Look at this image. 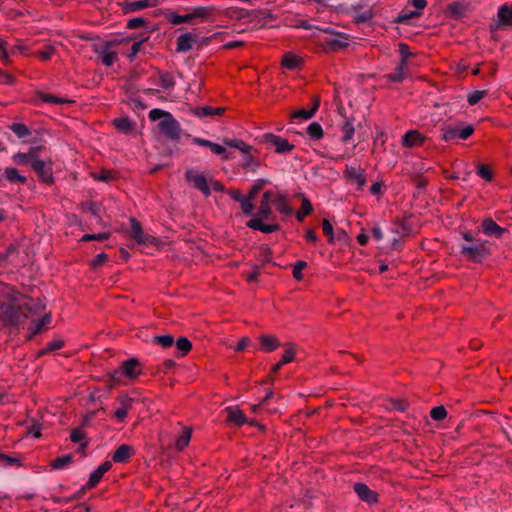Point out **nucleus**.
Returning a JSON list of instances; mask_svg holds the SVG:
<instances>
[{"label":"nucleus","instance_id":"nucleus-1","mask_svg":"<svg viewBox=\"0 0 512 512\" xmlns=\"http://www.w3.org/2000/svg\"><path fill=\"white\" fill-rule=\"evenodd\" d=\"M272 215V208L267 202L260 201L258 211L253 217L247 221L246 226L252 230L260 231L262 233H273L280 230L279 224H266L264 219H270Z\"/></svg>","mask_w":512,"mask_h":512},{"label":"nucleus","instance_id":"nucleus-2","mask_svg":"<svg viewBox=\"0 0 512 512\" xmlns=\"http://www.w3.org/2000/svg\"><path fill=\"white\" fill-rule=\"evenodd\" d=\"M491 253V244L487 240L475 241V243L472 244H463L460 247V254L473 263H482Z\"/></svg>","mask_w":512,"mask_h":512},{"label":"nucleus","instance_id":"nucleus-3","mask_svg":"<svg viewBox=\"0 0 512 512\" xmlns=\"http://www.w3.org/2000/svg\"><path fill=\"white\" fill-rule=\"evenodd\" d=\"M222 142L225 146L237 149L244 154V160L242 163V168L244 170L255 172L259 168L260 161L255 159L252 155L253 146L247 144L241 139H229L226 137L222 139Z\"/></svg>","mask_w":512,"mask_h":512},{"label":"nucleus","instance_id":"nucleus-4","mask_svg":"<svg viewBox=\"0 0 512 512\" xmlns=\"http://www.w3.org/2000/svg\"><path fill=\"white\" fill-rule=\"evenodd\" d=\"M214 11V6H198L195 7L192 12L187 13L185 15H179L176 12L171 11L170 13L166 14V20L173 25L188 23L196 18L207 20L211 18Z\"/></svg>","mask_w":512,"mask_h":512},{"label":"nucleus","instance_id":"nucleus-5","mask_svg":"<svg viewBox=\"0 0 512 512\" xmlns=\"http://www.w3.org/2000/svg\"><path fill=\"white\" fill-rule=\"evenodd\" d=\"M140 366L141 364L137 358H130L124 361L118 369L110 373V379L114 383H120L122 376L135 380L141 375Z\"/></svg>","mask_w":512,"mask_h":512},{"label":"nucleus","instance_id":"nucleus-6","mask_svg":"<svg viewBox=\"0 0 512 512\" xmlns=\"http://www.w3.org/2000/svg\"><path fill=\"white\" fill-rule=\"evenodd\" d=\"M159 131L164 134L168 139L172 141H177L181 136V126L179 122L172 116V114H168L167 119H162L158 123Z\"/></svg>","mask_w":512,"mask_h":512},{"label":"nucleus","instance_id":"nucleus-7","mask_svg":"<svg viewBox=\"0 0 512 512\" xmlns=\"http://www.w3.org/2000/svg\"><path fill=\"white\" fill-rule=\"evenodd\" d=\"M32 170L35 171V173L38 176V179L47 185H52L55 182L54 176H53V169H52V162L48 161H34L32 163Z\"/></svg>","mask_w":512,"mask_h":512},{"label":"nucleus","instance_id":"nucleus-8","mask_svg":"<svg viewBox=\"0 0 512 512\" xmlns=\"http://www.w3.org/2000/svg\"><path fill=\"white\" fill-rule=\"evenodd\" d=\"M185 179L187 182L191 183L194 188L200 190L205 197H209L211 195V188L203 174L198 173L193 169H189L185 172Z\"/></svg>","mask_w":512,"mask_h":512},{"label":"nucleus","instance_id":"nucleus-9","mask_svg":"<svg viewBox=\"0 0 512 512\" xmlns=\"http://www.w3.org/2000/svg\"><path fill=\"white\" fill-rule=\"evenodd\" d=\"M23 318H28L27 313L23 311V307L8 306L1 315V319L6 326H17Z\"/></svg>","mask_w":512,"mask_h":512},{"label":"nucleus","instance_id":"nucleus-10","mask_svg":"<svg viewBox=\"0 0 512 512\" xmlns=\"http://www.w3.org/2000/svg\"><path fill=\"white\" fill-rule=\"evenodd\" d=\"M474 132L473 125L465 127L448 126L443 129L442 139L446 142L455 140L457 138L465 140L469 138Z\"/></svg>","mask_w":512,"mask_h":512},{"label":"nucleus","instance_id":"nucleus-11","mask_svg":"<svg viewBox=\"0 0 512 512\" xmlns=\"http://www.w3.org/2000/svg\"><path fill=\"white\" fill-rule=\"evenodd\" d=\"M263 140L266 144L273 146L275 151L280 154L291 152L295 147L287 139L272 133L265 134Z\"/></svg>","mask_w":512,"mask_h":512},{"label":"nucleus","instance_id":"nucleus-12","mask_svg":"<svg viewBox=\"0 0 512 512\" xmlns=\"http://www.w3.org/2000/svg\"><path fill=\"white\" fill-rule=\"evenodd\" d=\"M118 43V41H106L101 48L94 47V52L99 55L103 65L110 67L117 60V53L110 51V48Z\"/></svg>","mask_w":512,"mask_h":512},{"label":"nucleus","instance_id":"nucleus-13","mask_svg":"<svg viewBox=\"0 0 512 512\" xmlns=\"http://www.w3.org/2000/svg\"><path fill=\"white\" fill-rule=\"evenodd\" d=\"M354 492L359 499L370 506L376 505L379 501V495L376 491L370 489L365 483H355Z\"/></svg>","mask_w":512,"mask_h":512},{"label":"nucleus","instance_id":"nucleus-14","mask_svg":"<svg viewBox=\"0 0 512 512\" xmlns=\"http://www.w3.org/2000/svg\"><path fill=\"white\" fill-rule=\"evenodd\" d=\"M335 102L338 112L346 118V107H352V98L348 89L338 85L335 87Z\"/></svg>","mask_w":512,"mask_h":512},{"label":"nucleus","instance_id":"nucleus-15","mask_svg":"<svg viewBox=\"0 0 512 512\" xmlns=\"http://www.w3.org/2000/svg\"><path fill=\"white\" fill-rule=\"evenodd\" d=\"M112 467V463L110 461H104L101 465L98 466L90 475L87 483L84 486V489H92L97 486V484L101 481L103 475L108 472Z\"/></svg>","mask_w":512,"mask_h":512},{"label":"nucleus","instance_id":"nucleus-16","mask_svg":"<svg viewBox=\"0 0 512 512\" xmlns=\"http://www.w3.org/2000/svg\"><path fill=\"white\" fill-rule=\"evenodd\" d=\"M481 232L490 237L501 238L506 229L499 226L492 218H484L481 223Z\"/></svg>","mask_w":512,"mask_h":512},{"label":"nucleus","instance_id":"nucleus-17","mask_svg":"<svg viewBox=\"0 0 512 512\" xmlns=\"http://www.w3.org/2000/svg\"><path fill=\"white\" fill-rule=\"evenodd\" d=\"M198 41V36L191 32L181 34L176 41V51L178 53H186L193 48V45Z\"/></svg>","mask_w":512,"mask_h":512},{"label":"nucleus","instance_id":"nucleus-18","mask_svg":"<svg viewBox=\"0 0 512 512\" xmlns=\"http://www.w3.org/2000/svg\"><path fill=\"white\" fill-rule=\"evenodd\" d=\"M390 230L397 237H406L412 233V226L408 218H396Z\"/></svg>","mask_w":512,"mask_h":512},{"label":"nucleus","instance_id":"nucleus-19","mask_svg":"<svg viewBox=\"0 0 512 512\" xmlns=\"http://www.w3.org/2000/svg\"><path fill=\"white\" fill-rule=\"evenodd\" d=\"M259 350L265 353L275 351L279 346L280 342L274 335L262 334L259 336Z\"/></svg>","mask_w":512,"mask_h":512},{"label":"nucleus","instance_id":"nucleus-20","mask_svg":"<svg viewBox=\"0 0 512 512\" xmlns=\"http://www.w3.org/2000/svg\"><path fill=\"white\" fill-rule=\"evenodd\" d=\"M512 25V5H501L497 13V28Z\"/></svg>","mask_w":512,"mask_h":512},{"label":"nucleus","instance_id":"nucleus-21","mask_svg":"<svg viewBox=\"0 0 512 512\" xmlns=\"http://www.w3.org/2000/svg\"><path fill=\"white\" fill-rule=\"evenodd\" d=\"M117 400L121 403V407L116 409L114 412V417L119 422H123L126 419L129 410L132 408L134 400L127 396L118 397Z\"/></svg>","mask_w":512,"mask_h":512},{"label":"nucleus","instance_id":"nucleus-22","mask_svg":"<svg viewBox=\"0 0 512 512\" xmlns=\"http://www.w3.org/2000/svg\"><path fill=\"white\" fill-rule=\"evenodd\" d=\"M155 6V2L152 0H137L131 2H125L121 5L122 12L124 14H129L135 11L143 10L148 7Z\"/></svg>","mask_w":512,"mask_h":512},{"label":"nucleus","instance_id":"nucleus-23","mask_svg":"<svg viewBox=\"0 0 512 512\" xmlns=\"http://www.w3.org/2000/svg\"><path fill=\"white\" fill-rule=\"evenodd\" d=\"M134 454V449L128 444L120 445L112 454L115 463H126Z\"/></svg>","mask_w":512,"mask_h":512},{"label":"nucleus","instance_id":"nucleus-24","mask_svg":"<svg viewBox=\"0 0 512 512\" xmlns=\"http://www.w3.org/2000/svg\"><path fill=\"white\" fill-rule=\"evenodd\" d=\"M193 115L204 118V117H212V116H220L225 112L224 107H212V106H203V107H195L191 109Z\"/></svg>","mask_w":512,"mask_h":512},{"label":"nucleus","instance_id":"nucleus-25","mask_svg":"<svg viewBox=\"0 0 512 512\" xmlns=\"http://www.w3.org/2000/svg\"><path fill=\"white\" fill-rule=\"evenodd\" d=\"M425 136L417 130H410L402 137V145L405 147L420 146L423 144Z\"/></svg>","mask_w":512,"mask_h":512},{"label":"nucleus","instance_id":"nucleus-26","mask_svg":"<svg viewBox=\"0 0 512 512\" xmlns=\"http://www.w3.org/2000/svg\"><path fill=\"white\" fill-rule=\"evenodd\" d=\"M112 124L119 132L125 135L131 134L135 128L134 122L128 116L115 118Z\"/></svg>","mask_w":512,"mask_h":512},{"label":"nucleus","instance_id":"nucleus-27","mask_svg":"<svg viewBox=\"0 0 512 512\" xmlns=\"http://www.w3.org/2000/svg\"><path fill=\"white\" fill-rule=\"evenodd\" d=\"M253 13L254 11H250L236 6L228 7L223 11L224 16L234 20H243L245 18L252 16Z\"/></svg>","mask_w":512,"mask_h":512},{"label":"nucleus","instance_id":"nucleus-28","mask_svg":"<svg viewBox=\"0 0 512 512\" xmlns=\"http://www.w3.org/2000/svg\"><path fill=\"white\" fill-rule=\"evenodd\" d=\"M227 412V421L234 423L236 426L240 427L247 422V418L243 411L239 408L228 407L226 409Z\"/></svg>","mask_w":512,"mask_h":512},{"label":"nucleus","instance_id":"nucleus-29","mask_svg":"<svg viewBox=\"0 0 512 512\" xmlns=\"http://www.w3.org/2000/svg\"><path fill=\"white\" fill-rule=\"evenodd\" d=\"M320 106V97L315 95L313 96V105L310 109H299L293 113V118H302V119H310L312 118Z\"/></svg>","mask_w":512,"mask_h":512},{"label":"nucleus","instance_id":"nucleus-30","mask_svg":"<svg viewBox=\"0 0 512 512\" xmlns=\"http://www.w3.org/2000/svg\"><path fill=\"white\" fill-rule=\"evenodd\" d=\"M23 311L29 314H38L45 309V304L39 299L29 298L22 304Z\"/></svg>","mask_w":512,"mask_h":512},{"label":"nucleus","instance_id":"nucleus-31","mask_svg":"<svg viewBox=\"0 0 512 512\" xmlns=\"http://www.w3.org/2000/svg\"><path fill=\"white\" fill-rule=\"evenodd\" d=\"M274 204L276 210L283 215L289 216L293 213V209L289 205L286 196L281 193L275 195Z\"/></svg>","mask_w":512,"mask_h":512},{"label":"nucleus","instance_id":"nucleus-32","mask_svg":"<svg viewBox=\"0 0 512 512\" xmlns=\"http://www.w3.org/2000/svg\"><path fill=\"white\" fill-rule=\"evenodd\" d=\"M36 96L42 102L49 103V104H57L58 105V104H72V103H74L73 100H70V99H67V98L58 97L56 95H53V94H50V93L41 92V91L37 92Z\"/></svg>","mask_w":512,"mask_h":512},{"label":"nucleus","instance_id":"nucleus-33","mask_svg":"<svg viewBox=\"0 0 512 512\" xmlns=\"http://www.w3.org/2000/svg\"><path fill=\"white\" fill-rule=\"evenodd\" d=\"M192 437V428L185 427L180 435L175 439V448L178 451L184 450L190 443Z\"/></svg>","mask_w":512,"mask_h":512},{"label":"nucleus","instance_id":"nucleus-34","mask_svg":"<svg viewBox=\"0 0 512 512\" xmlns=\"http://www.w3.org/2000/svg\"><path fill=\"white\" fill-rule=\"evenodd\" d=\"M4 176L10 183H20V184H26L27 178L20 174L18 169L15 167H6L4 170Z\"/></svg>","mask_w":512,"mask_h":512},{"label":"nucleus","instance_id":"nucleus-35","mask_svg":"<svg viewBox=\"0 0 512 512\" xmlns=\"http://www.w3.org/2000/svg\"><path fill=\"white\" fill-rule=\"evenodd\" d=\"M301 62V57L293 54L292 52H287L282 57L281 65L288 70H294L301 64Z\"/></svg>","mask_w":512,"mask_h":512},{"label":"nucleus","instance_id":"nucleus-36","mask_svg":"<svg viewBox=\"0 0 512 512\" xmlns=\"http://www.w3.org/2000/svg\"><path fill=\"white\" fill-rule=\"evenodd\" d=\"M300 195L302 197L301 207L298 211H296L295 217L299 222H302L306 216L312 213L313 206L307 197L303 196L302 194Z\"/></svg>","mask_w":512,"mask_h":512},{"label":"nucleus","instance_id":"nucleus-37","mask_svg":"<svg viewBox=\"0 0 512 512\" xmlns=\"http://www.w3.org/2000/svg\"><path fill=\"white\" fill-rule=\"evenodd\" d=\"M129 221L131 224V229H130L129 235L133 240H135L137 243H139L140 241H142V237L144 236V232H143L141 223L134 217H131L129 219Z\"/></svg>","mask_w":512,"mask_h":512},{"label":"nucleus","instance_id":"nucleus-38","mask_svg":"<svg viewBox=\"0 0 512 512\" xmlns=\"http://www.w3.org/2000/svg\"><path fill=\"white\" fill-rule=\"evenodd\" d=\"M51 320V314L46 313L40 319L34 322L33 325L29 327V330L31 331L29 339L40 333L45 325L50 324Z\"/></svg>","mask_w":512,"mask_h":512},{"label":"nucleus","instance_id":"nucleus-39","mask_svg":"<svg viewBox=\"0 0 512 512\" xmlns=\"http://www.w3.org/2000/svg\"><path fill=\"white\" fill-rule=\"evenodd\" d=\"M176 348L178 350V357H184L192 350V342L187 337H180L175 342Z\"/></svg>","mask_w":512,"mask_h":512},{"label":"nucleus","instance_id":"nucleus-40","mask_svg":"<svg viewBox=\"0 0 512 512\" xmlns=\"http://www.w3.org/2000/svg\"><path fill=\"white\" fill-rule=\"evenodd\" d=\"M349 45L347 37H336L326 41V48L330 51H339Z\"/></svg>","mask_w":512,"mask_h":512},{"label":"nucleus","instance_id":"nucleus-41","mask_svg":"<svg viewBox=\"0 0 512 512\" xmlns=\"http://www.w3.org/2000/svg\"><path fill=\"white\" fill-rule=\"evenodd\" d=\"M373 11L371 8L358 9L354 7V23H364L372 19Z\"/></svg>","mask_w":512,"mask_h":512},{"label":"nucleus","instance_id":"nucleus-42","mask_svg":"<svg viewBox=\"0 0 512 512\" xmlns=\"http://www.w3.org/2000/svg\"><path fill=\"white\" fill-rule=\"evenodd\" d=\"M65 342L62 339H55L51 342H49L43 349L39 350L37 353L38 357L47 355L51 352H54L56 350H60L64 347Z\"/></svg>","mask_w":512,"mask_h":512},{"label":"nucleus","instance_id":"nucleus-43","mask_svg":"<svg viewBox=\"0 0 512 512\" xmlns=\"http://www.w3.org/2000/svg\"><path fill=\"white\" fill-rule=\"evenodd\" d=\"M422 15L420 11H408L406 9L402 10L398 16L395 18L394 23L397 24H407L409 20L412 18H418Z\"/></svg>","mask_w":512,"mask_h":512},{"label":"nucleus","instance_id":"nucleus-44","mask_svg":"<svg viewBox=\"0 0 512 512\" xmlns=\"http://www.w3.org/2000/svg\"><path fill=\"white\" fill-rule=\"evenodd\" d=\"M158 77L163 89H170L175 86L174 76L171 72L159 70Z\"/></svg>","mask_w":512,"mask_h":512},{"label":"nucleus","instance_id":"nucleus-45","mask_svg":"<svg viewBox=\"0 0 512 512\" xmlns=\"http://www.w3.org/2000/svg\"><path fill=\"white\" fill-rule=\"evenodd\" d=\"M307 134L311 140H320L324 136L323 128L318 122H312L308 125Z\"/></svg>","mask_w":512,"mask_h":512},{"label":"nucleus","instance_id":"nucleus-46","mask_svg":"<svg viewBox=\"0 0 512 512\" xmlns=\"http://www.w3.org/2000/svg\"><path fill=\"white\" fill-rule=\"evenodd\" d=\"M9 129L16 134V136L20 139L25 138L31 135V130L29 127L23 123H12L9 126Z\"/></svg>","mask_w":512,"mask_h":512},{"label":"nucleus","instance_id":"nucleus-47","mask_svg":"<svg viewBox=\"0 0 512 512\" xmlns=\"http://www.w3.org/2000/svg\"><path fill=\"white\" fill-rule=\"evenodd\" d=\"M406 68H407L406 64L399 62V64L395 68L394 72L388 75V79L394 83L402 82L405 78Z\"/></svg>","mask_w":512,"mask_h":512},{"label":"nucleus","instance_id":"nucleus-48","mask_svg":"<svg viewBox=\"0 0 512 512\" xmlns=\"http://www.w3.org/2000/svg\"><path fill=\"white\" fill-rule=\"evenodd\" d=\"M73 462V456L71 454L64 455L62 457H58L51 461L50 467L53 470L62 469L65 466L71 464Z\"/></svg>","mask_w":512,"mask_h":512},{"label":"nucleus","instance_id":"nucleus-49","mask_svg":"<svg viewBox=\"0 0 512 512\" xmlns=\"http://www.w3.org/2000/svg\"><path fill=\"white\" fill-rule=\"evenodd\" d=\"M152 342L162 348H169L174 344V337L170 334L156 335L153 337Z\"/></svg>","mask_w":512,"mask_h":512},{"label":"nucleus","instance_id":"nucleus-50","mask_svg":"<svg viewBox=\"0 0 512 512\" xmlns=\"http://www.w3.org/2000/svg\"><path fill=\"white\" fill-rule=\"evenodd\" d=\"M0 463L3 466H17L20 467L23 465L22 459L19 456H9L0 452Z\"/></svg>","mask_w":512,"mask_h":512},{"label":"nucleus","instance_id":"nucleus-51","mask_svg":"<svg viewBox=\"0 0 512 512\" xmlns=\"http://www.w3.org/2000/svg\"><path fill=\"white\" fill-rule=\"evenodd\" d=\"M334 243H338L341 248L350 247V236L349 234L343 230L338 229L337 234L335 235Z\"/></svg>","mask_w":512,"mask_h":512},{"label":"nucleus","instance_id":"nucleus-52","mask_svg":"<svg viewBox=\"0 0 512 512\" xmlns=\"http://www.w3.org/2000/svg\"><path fill=\"white\" fill-rule=\"evenodd\" d=\"M211 152L214 153V154H217V155H220L221 158L225 161L227 160H230L233 158V155L231 152H229L225 146L223 145H220V144H217V143H213L212 144V147H211Z\"/></svg>","mask_w":512,"mask_h":512},{"label":"nucleus","instance_id":"nucleus-53","mask_svg":"<svg viewBox=\"0 0 512 512\" xmlns=\"http://www.w3.org/2000/svg\"><path fill=\"white\" fill-rule=\"evenodd\" d=\"M92 177L96 181L107 183L115 179L114 173L107 169H102L98 173H92Z\"/></svg>","mask_w":512,"mask_h":512},{"label":"nucleus","instance_id":"nucleus-54","mask_svg":"<svg viewBox=\"0 0 512 512\" xmlns=\"http://www.w3.org/2000/svg\"><path fill=\"white\" fill-rule=\"evenodd\" d=\"M55 47L51 44H47L44 46L42 50L36 52V56L42 61H48L52 58L55 53Z\"/></svg>","mask_w":512,"mask_h":512},{"label":"nucleus","instance_id":"nucleus-55","mask_svg":"<svg viewBox=\"0 0 512 512\" xmlns=\"http://www.w3.org/2000/svg\"><path fill=\"white\" fill-rule=\"evenodd\" d=\"M253 200L254 199H252V198H250V197L245 195L243 200L240 202L242 213L245 216H252L253 217V210L255 208V206L253 204Z\"/></svg>","mask_w":512,"mask_h":512},{"label":"nucleus","instance_id":"nucleus-56","mask_svg":"<svg viewBox=\"0 0 512 512\" xmlns=\"http://www.w3.org/2000/svg\"><path fill=\"white\" fill-rule=\"evenodd\" d=\"M268 183L266 179H258L256 182L250 187L249 192L246 196L255 199L258 193L263 189V187Z\"/></svg>","mask_w":512,"mask_h":512},{"label":"nucleus","instance_id":"nucleus-57","mask_svg":"<svg viewBox=\"0 0 512 512\" xmlns=\"http://www.w3.org/2000/svg\"><path fill=\"white\" fill-rule=\"evenodd\" d=\"M12 160L17 165H30L32 167L33 163L28 152H18L12 156Z\"/></svg>","mask_w":512,"mask_h":512},{"label":"nucleus","instance_id":"nucleus-58","mask_svg":"<svg viewBox=\"0 0 512 512\" xmlns=\"http://www.w3.org/2000/svg\"><path fill=\"white\" fill-rule=\"evenodd\" d=\"M307 267V262L304 260H298L293 265L292 275L296 281L303 279L302 270Z\"/></svg>","mask_w":512,"mask_h":512},{"label":"nucleus","instance_id":"nucleus-59","mask_svg":"<svg viewBox=\"0 0 512 512\" xmlns=\"http://www.w3.org/2000/svg\"><path fill=\"white\" fill-rule=\"evenodd\" d=\"M86 432L82 427L74 428L70 433V440L73 443H82L86 439Z\"/></svg>","mask_w":512,"mask_h":512},{"label":"nucleus","instance_id":"nucleus-60","mask_svg":"<svg viewBox=\"0 0 512 512\" xmlns=\"http://www.w3.org/2000/svg\"><path fill=\"white\" fill-rule=\"evenodd\" d=\"M487 94L486 90H475L468 94L467 102L469 105H476L485 95Z\"/></svg>","mask_w":512,"mask_h":512},{"label":"nucleus","instance_id":"nucleus-61","mask_svg":"<svg viewBox=\"0 0 512 512\" xmlns=\"http://www.w3.org/2000/svg\"><path fill=\"white\" fill-rule=\"evenodd\" d=\"M430 416L435 421H441L446 418L447 411H446L445 407L442 405L436 406L431 409Z\"/></svg>","mask_w":512,"mask_h":512},{"label":"nucleus","instance_id":"nucleus-62","mask_svg":"<svg viewBox=\"0 0 512 512\" xmlns=\"http://www.w3.org/2000/svg\"><path fill=\"white\" fill-rule=\"evenodd\" d=\"M82 210L84 212L91 213L93 216H95L97 218H100V214H99L100 208H99L98 204L93 201H87L85 203H82Z\"/></svg>","mask_w":512,"mask_h":512},{"label":"nucleus","instance_id":"nucleus-63","mask_svg":"<svg viewBox=\"0 0 512 512\" xmlns=\"http://www.w3.org/2000/svg\"><path fill=\"white\" fill-rule=\"evenodd\" d=\"M259 250V260L264 264L269 263L273 255L272 249L268 245H262Z\"/></svg>","mask_w":512,"mask_h":512},{"label":"nucleus","instance_id":"nucleus-64","mask_svg":"<svg viewBox=\"0 0 512 512\" xmlns=\"http://www.w3.org/2000/svg\"><path fill=\"white\" fill-rule=\"evenodd\" d=\"M322 230H323L324 235L328 237V242L334 243L335 235H334V231H333V226L329 220L324 219L322 221Z\"/></svg>","mask_w":512,"mask_h":512}]
</instances>
